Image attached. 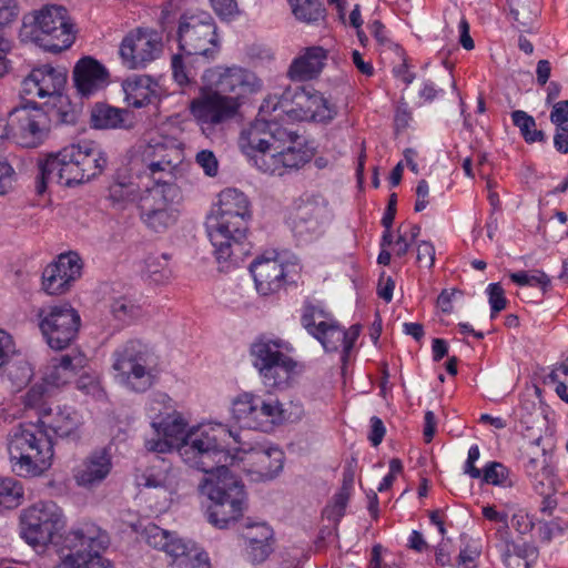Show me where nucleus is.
I'll return each mask as SVG.
<instances>
[{"label": "nucleus", "instance_id": "f257e3e1", "mask_svg": "<svg viewBox=\"0 0 568 568\" xmlns=\"http://www.w3.org/2000/svg\"><path fill=\"white\" fill-rule=\"evenodd\" d=\"M158 435L172 439L183 462L201 470L205 477L199 485L212 504L207 508L209 521L217 528H226L242 517L245 491L242 481L226 467L231 458L229 439L239 443L223 424L201 425L186 432L187 423L178 412L151 423Z\"/></svg>", "mask_w": 568, "mask_h": 568}, {"label": "nucleus", "instance_id": "f03ea898", "mask_svg": "<svg viewBox=\"0 0 568 568\" xmlns=\"http://www.w3.org/2000/svg\"><path fill=\"white\" fill-rule=\"evenodd\" d=\"M252 210L248 197L237 189L220 192L206 217V232L217 262L239 265L251 253L247 241Z\"/></svg>", "mask_w": 568, "mask_h": 568}, {"label": "nucleus", "instance_id": "7ed1b4c3", "mask_svg": "<svg viewBox=\"0 0 568 568\" xmlns=\"http://www.w3.org/2000/svg\"><path fill=\"white\" fill-rule=\"evenodd\" d=\"M7 452L11 470L23 478L43 475L54 456L52 438L39 422L13 426L7 435Z\"/></svg>", "mask_w": 568, "mask_h": 568}, {"label": "nucleus", "instance_id": "20e7f679", "mask_svg": "<svg viewBox=\"0 0 568 568\" xmlns=\"http://www.w3.org/2000/svg\"><path fill=\"white\" fill-rule=\"evenodd\" d=\"M302 327L321 343L326 352L342 351V361L345 364L357 341L362 326L352 325L344 329L334 315L326 311L321 303L305 301L301 310Z\"/></svg>", "mask_w": 568, "mask_h": 568}, {"label": "nucleus", "instance_id": "39448f33", "mask_svg": "<svg viewBox=\"0 0 568 568\" xmlns=\"http://www.w3.org/2000/svg\"><path fill=\"white\" fill-rule=\"evenodd\" d=\"M281 109L288 118L297 121L327 123L337 111L324 95L312 87L287 89L282 97L267 95L261 104V114H270Z\"/></svg>", "mask_w": 568, "mask_h": 568}, {"label": "nucleus", "instance_id": "423d86ee", "mask_svg": "<svg viewBox=\"0 0 568 568\" xmlns=\"http://www.w3.org/2000/svg\"><path fill=\"white\" fill-rule=\"evenodd\" d=\"M112 368L129 389L143 393L156 381V359L152 348L140 339H129L112 354Z\"/></svg>", "mask_w": 568, "mask_h": 568}, {"label": "nucleus", "instance_id": "0eeeda50", "mask_svg": "<svg viewBox=\"0 0 568 568\" xmlns=\"http://www.w3.org/2000/svg\"><path fill=\"white\" fill-rule=\"evenodd\" d=\"M108 544V535L93 525L71 530L62 537L60 561L53 568H114L100 555Z\"/></svg>", "mask_w": 568, "mask_h": 568}, {"label": "nucleus", "instance_id": "6e6552de", "mask_svg": "<svg viewBox=\"0 0 568 568\" xmlns=\"http://www.w3.org/2000/svg\"><path fill=\"white\" fill-rule=\"evenodd\" d=\"M183 161V152L172 143L161 139H152L139 146L138 154L132 161L131 170L135 172L140 184L144 180L151 185L175 184V171Z\"/></svg>", "mask_w": 568, "mask_h": 568}, {"label": "nucleus", "instance_id": "1a4fd4ad", "mask_svg": "<svg viewBox=\"0 0 568 568\" xmlns=\"http://www.w3.org/2000/svg\"><path fill=\"white\" fill-rule=\"evenodd\" d=\"M32 41L51 53L69 49L75 40L74 24L63 6L47 4L30 17Z\"/></svg>", "mask_w": 568, "mask_h": 568}, {"label": "nucleus", "instance_id": "9d476101", "mask_svg": "<svg viewBox=\"0 0 568 568\" xmlns=\"http://www.w3.org/2000/svg\"><path fill=\"white\" fill-rule=\"evenodd\" d=\"M285 351H290V345L280 338L260 336L251 344L252 364L268 387L284 388L288 386L290 379L295 373L297 363Z\"/></svg>", "mask_w": 568, "mask_h": 568}, {"label": "nucleus", "instance_id": "9b49d317", "mask_svg": "<svg viewBox=\"0 0 568 568\" xmlns=\"http://www.w3.org/2000/svg\"><path fill=\"white\" fill-rule=\"evenodd\" d=\"M143 190L138 201L141 222L155 233H164L179 220L176 204L181 199V190L176 184L150 185L142 183Z\"/></svg>", "mask_w": 568, "mask_h": 568}, {"label": "nucleus", "instance_id": "f8f14e48", "mask_svg": "<svg viewBox=\"0 0 568 568\" xmlns=\"http://www.w3.org/2000/svg\"><path fill=\"white\" fill-rule=\"evenodd\" d=\"M332 220L328 201L320 193L305 192L293 202L287 225L298 241L307 243L320 239Z\"/></svg>", "mask_w": 568, "mask_h": 568}, {"label": "nucleus", "instance_id": "ddd939ff", "mask_svg": "<svg viewBox=\"0 0 568 568\" xmlns=\"http://www.w3.org/2000/svg\"><path fill=\"white\" fill-rule=\"evenodd\" d=\"M270 114H261L240 135L239 144L258 169V158L270 155L274 148H282L286 143H295L298 139L296 132L281 125L273 119H266Z\"/></svg>", "mask_w": 568, "mask_h": 568}, {"label": "nucleus", "instance_id": "4468645a", "mask_svg": "<svg viewBox=\"0 0 568 568\" xmlns=\"http://www.w3.org/2000/svg\"><path fill=\"white\" fill-rule=\"evenodd\" d=\"M37 318L41 334L52 349L68 348L78 337L81 317L70 303L43 306L38 310Z\"/></svg>", "mask_w": 568, "mask_h": 568}, {"label": "nucleus", "instance_id": "2eb2a0df", "mask_svg": "<svg viewBox=\"0 0 568 568\" xmlns=\"http://www.w3.org/2000/svg\"><path fill=\"white\" fill-rule=\"evenodd\" d=\"M214 19L207 12L184 13L179 21V48L186 55L213 59L220 50Z\"/></svg>", "mask_w": 568, "mask_h": 568}, {"label": "nucleus", "instance_id": "dca6fc26", "mask_svg": "<svg viewBox=\"0 0 568 568\" xmlns=\"http://www.w3.org/2000/svg\"><path fill=\"white\" fill-rule=\"evenodd\" d=\"M21 536L31 546H45L63 527L60 507L53 501H39L23 509L20 516Z\"/></svg>", "mask_w": 568, "mask_h": 568}, {"label": "nucleus", "instance_id": "f3484780", "mask_svg": "<svg viewBox=\"0 0 568 568\" xmlns=\"http://www.w3.org/2000/svg\"><path fill=\"white\" fill-rule=\"evenodd\" d=\"M240 109L241 103L236 102V98H229L207 82L190 103V112L202 128H214L231 121Z\"/></svg>", "mask_w": 568, "mask_h": 568}, {"label": "nucleus", "instance_id": "a211bd4d", "mask_svg": "<svg viewBox=\"0 0 568 568\" xmlns=\"http://www.w3.org/2000/svg\"><path fill=\"white\" fill-rule=\"evenodd\" d=\"M10 136L22 148H38L50 134V119L37 105L26 104L9 113Z\"/></svg>", "mask_w": 568, "mask_h": 568}, {"label": "nucleus", "instance_id": "6ab92c4d", "mask_svg": "<svg viewBox=\"0 0 568 568\" xmlns=\"http://www.w3.org/2000/svg\"><path fill=\"white\" fill-rule=\"evenodd\" d=\"M203 79L229 98H236L241 105L245 98L263 88V81L253 71L239 65H217L209 69Z\"/></svg>", "mask_w": 568, "mask_h": 568}, {"label": "nucleus", "instance_id": "aec40b11", "mask_svg": "<svg viewBox=\"0 0 568 568\" xmlns=\"http://www.w3.org/2000/svg\"><path fill=\"white\" fill-rule=\"evenodd\" d=\"M162 51L163 42L156 31L138 28L123 38L119 54L126 68L142 69L156 60Z\"/></svg>", "mask_w": 568, "mask_h": 568}, {"label": "nucleus", "instance_id": "412c9836", "mask_svg": "<svg viewBox=\"0 0 568 568\" xmlns=\"http://www.w3.org/2000/svg\"><path fill=\"white\" fill-rule=\"evenodd\" d=\"M38 169L36 191L39 195L47 191L49 183L72 186L89 181L85 176H81V170L74 165V161L64 156V148L58 153H51L44 159H39Z\"/></svg>", "mask_w": 568, "mask_h": 568}, {"label": "nucleus", "instance_id": "4be33fe9", "mask_svg": "<svg viewBox=\"0 0 568 568\" xmlns=\"http://www.w3.org/2000/svg\"><path fill=\"white\" fill-rule=\"evenodd\" d=\"M65 68L43 64L33 68L22 80L20 94L24 100L44 99L61 95L67 84Z\"/></svg>", "mask_w": 568, "mask_h": 568}, {"label": "nucleus", "instance_id": "5701e85b", "mask_svg": "<svg viewBox=\"0 0 568 568\" xmlns=\"http://www.w3.org/2000/svg\"><path fill=\"white\" fill-rule=\"evenodd\" d=\"M82 265L75 253L61 254L42 272V290L49 295L67 293L81 276Z\"/></svg>", "mask_w": 568, "mask_h": 568}, {"label": "nucleus", "instance_id": "b1692460", "mask_svg": "<svg viewBox=\"0 0 568 568\" xmlns=\"http://www.w3.org/2000/svg\"><path fill=\"white\" fill-rule=\"evenodd\" d=\"M255 287L261 295L267 296L278 292L286 282L285 263L275 251H266L250 265Z\"/></svg>", "mask_w": 568, "mask_h": 568}, {"label": "nucleus", "instance_id": "393cba45", "mask_svg": "<svg viewBox=\"0 0 568 568\" xmlns=\"http://www.w3.org/2000/svg\"><path fill=\"white\" fill-rule=\"evenodd\" d=\"M286 143L282 148H274L270 155L258 158V170L271 175H284L288 170H298L312 158L310 151L303 146Z\"/></svg>", "mask_w": 568, "mask_h": 568}, {"label": "nucleus", "instance_id": "a878e982", "mask_svg": "<svg viewBox=\"0 0 568 568\" xmlns=\"http://www.w3.org/2000/svg\"><path fill=\"white\" fill-rule=\"evenodd\" d=\"M112 456L108 448H99L89 454L75 469L74 480L83 488L98 487L111 473Z\"/></svg>", "mask_w": 568, "mask_h": 568}, {"label": "nucleus", "instance_id": "bb28decb", "mask_svg": "<svg viewBox=\"0 0 568 568\" xmlns=\"http://www.w3.org/2000/svg\"><path fill=\"white\" fill-rule=\"evenodd\" d=\"M38 422L43 428L51 429L57 436L78 442L81 438L80 428L83 424L81 415L70 406H57L55 409H44Z\"/></svg>", "mask_w": 568, "mask_h": 568}, {"label": "nucleus", "instance_id": "cd10ccee", "mask_svg": "<svg viewBox=\"0 0 568 568\" xmlns=\"http://www.w3.org/2000/svg\"><path fill=\"white\" fill-rule=\"evenodd\" d=\"M64 156L74 161V165L81 170V176H85L89 181L99 176L108 164L105 154L93 142L67 145Z\"/></svg>", "mask_w": 568, "mask_h": 568}, {"label": "nucleus", "instance_id": "c85d7f7f", "mask_svg": "<svg viewBox=\"0 0 568 568\" xmlns=\"http://www.w3.org/2000/svg\"><path fill=\"white\" fill-rule=\"evenodd\" d=\"M247 471L262 480L274 478L283 468L284 453L276 447H255L244 457Z\"/></svg>", "mask_w": 568, "mask_h": 568}, {"label": "nucleus", "instance_id": "c756f323", "mask_svg": "<svg viewBox=\"0 0 568 568\" xmlns=\"http://www.w3.org/2000/svg\"><path fill=\"white\" fill-rule=\"evenodd\" d=\"M108 75L106 69L91 57L80 59L73 70L74 85L82 97H89L101 89Z\"/></svg>", "mask_w": 568, "mask_h": 568}, {"label": "nucleus", "instance_id": "7c9ffc66", "mask_svg": "<svg viewBox=\"0 0 568 568\" xmlns=\"http://www.w3.org/2000/svg\"><path fill=\"white\" fill-rule=\"evenodd\" d=\"M327 61V51L322 47L304 49L290 64L287 77L293 81H308L317 78Z\"/></svg>", "mask_w": 568, "mask_h": 568}, {"label": "nucleus", "instance_id": "2f4dec72", "mask_svg": "<svg viewBox=\"0 0 568 568\" xmlns=\"http://www.w3.org/2000/svg\"><path fill=\"white\" fill-rule=\"evenodd\" d=\"M91 125L94 129H132L135 124L134 113L106 103H95L91 110Z\"/></svg>", "mask_w": 568, "mask_h": 568}, {"label": "nucleus", "instance_id": "473e14b6", "mask_svg": "<svg viewBox=\"0 0 568 568\" xmlns=\"http://www.w3.org/2000/svg\"><path fill=\"white\" fill-rule=\"evenodd\" d=\"M232 413L240 427L264 432L261 396L250 393L240 395L233 402Z\"/></svg>", "mask_w": 568, "mask_h": 568}, {"label": "nucleus", "instance_id": "72a5a7b5", "mask_svg": "<svg viewBox=\"0 0 568 568\" xmlns=\"http://www.w3.org/2000/svg\"><path fill=\"white\" fill-rule=\"evenodd\" d=\"M140 536L150 547L164 551L170 558L176 552L180 554L179 550L182 554L185 549L186 540L179 537L176 532L163 529L153 523L145 525Z\"/></svg>", "mask_w": 568, "mask_h": 568}, {"label": "nucleus", "instance_id": "f704fd0d", "mask_svg": "<svg viewBox=\"0 0 568 568\" xmlns=\"http://www.w3.org/2000/svg\"><path fill=\"white\" fill-rule=\"evenodd\" d=\"M542 436L532 440H525L520 448V460L526 475H537V471L552 467L542 443Z\"/></svg>", "mask_w": 568, "mask_h": 568}, {"label": "nucleus", "instance_id": "c9c22d12", "mask_svg": "<svg viewBox=\"0 0 568 568\" xmlns=\"http://www.w3.org/2000/svg\"><path fill=\"white\" fill-rule=\"evenodd\" d=\"M125 101L133 108H142L151 103L154 91L151 89V79L145 75H133L122 84Z\"/></svg>", "mask_w": 568, "mask_h": 568}, {"label": "nucleus", "instance_id": "e433bc0d", "mask_svg": "<svg viewBox=\"0 0 568 568\" xmlns=\"http://www.w3.org/2000/svg\"><path fill=\"white\" fill-rule=\"evenodd\" d=\"M538 557V549L529 542L505 540L503 560L509 568H530Z\"/></svg>", "mask_w": 568, "mask_h": 568}, {"label": "nucleus", "instance_id": "4c0bfd02", "mask_svg": "<svg viewBox=\"0 0 568 568\" xmlns=\"http://www.w3.org/2000/svg\"><path fill=\"white\" fill-rule=\"evenodd\" d=\"M294 18L306 24H317L326 17L322 0H286Z\"/></svg>", "mask_w": 568, "mask_h": 568}, {"label": "nucleus", "instance_id": "58836bf2", "mask_svg": "<svg viewBox=\"0 0 568 568\" xmlns=\"http://www.w3.org/2000/svg\"><path fill=\"white\" fill-rule=\"evenodd\" d=\"M141 193L133 183L115 182L109 187L108 200L112 209L123 211L133 203L138 204Z\"/></svg>", "mask_w": 568, "mask_h": 568}, {"label": "nucleus", "instance_id": "ea45409f", "mask_svg": "<svg viewBox=\"0 0 568 568\" xmlns=\"http://www.w3.org/2000/svg\"><path fill=\"white\" fill-rule=\"evenodd\" d=\"M184 545V551L182 554L176 552V555L171 558L173 568H211L206 552L190 540H186ZM179 552L181 551L179 550Z\"/></svg>", "mask_w": 568, "mask_h": 568}, {"label": "nucleus", "instance_id": "a19ab883", "mask_svg": "<svg viewBox=\"0 0 568 568\" xmlns=\"http://www.w3.org/2000/svg\"><path fill=\"white\" fill-rule=\"evenodd\" d=\"M511 120L517 126L527 143L545 142L546 134L541 130L536 129L535 119L527 112L516 110L511 113Z\"/></svg>", "mask_w": 568, "mask_h": 568}, {"label": "nucleus", "instance_id": "79ce46f5", "mask_svg": "<svg viewBox=\"0 0 568 568\" xmlns=\"http://www.w3.org/2000/svg\"><path fill=\"white\" fill-rule=\"evenodd\" d=\"M23 499V487L14 478H0V508H17Z\"/></svg>", "mask_w": 568, "mask_h": 568}, {"label": "nucleus", "instance_id": "37998d69", "mask_svg": "<svg viewBox=\"0 0 568 568\" xmlns=\"http://www.w3.org/2000/svg\"><path fill=\"white\" fill-rule=\"evenodd\" d=\"M510 9V16L519 26L530 27L537 14L538 7L534 0H507Z\"/></svg>", "mask_w": 568, "mask_h": 568}, {"label": "nucleus", "instance_id": "c03bdc74", "mask_svg": "<svg viewBox=\"0 0 568 568\" xmlns=\"http://www.w3.org/2000/svg\"><path fill=\"white\" fill-rule=\"evenodd\" d=\"M480 479L488 485L511 487L510 470L499 462H489L481 469Z\"/></svg>", "mask_w": 568, "mask_h": 568}, {"label": "nucleus", "instance_id": "a18cd8bd", "mask_svg": "<svg viewBox=\"0 0 568 568\" xmlns=\"http://www.w3.org/2000/svg\"><path fill=\"white\" fill-rule=\"evenodd\" d=\"M273 537V530L268 525L261 526V540L258 542L247 544V555L253 564L263 562L272 552L270 540Z\"/></svg>", "mask_w": 568, "mask_h": 568}, {"label": "nucleus", "instance_id": "49530a36", "mask_svg": "<svg viewBox=\"0 0 568 568\" xmlns=\"http://www.w3.org/2000/svg\"><path fill=\"white\" fill-rule=\"evenodd\" d=\"M510 280L519 286L540 287L546 293L551 285L550 277L542 271L536 270L531 273L519 271L510 274Z\"/></svg>", "mask_w": 568, "mask_h": 568}, {"label": "nucleus", "instance_id": "de8ad7c7", "mask_svg": "<svg viewBox=\"0 0 568 568\" xmlns=\"http://www.w3.org/2000/svg\"><path fill=\"white\" fill-rule=\"evenodd\" d=\"M531 484L535 493L540 495L556 494L557 491V478L554 473V468H547L540 471H537V475H526Z\"/></svg>", "mask_w": 568, "mask_h": 568}, {"label": "nucleus", "instance_id": "09e8293b", "mask_svg": "<svg viewBox=\"0 0 568 568\" xmlns=\"http://www.w3.org/2000/svg\"><path fill=\"white\" fill-rule=\"evenodd\" d=\"M190 55L184 57L183 54H173L171 59V69L174 81L181 87L190 85L194 80L190 62L187 60Z\"/></svg>", "mask_w": 568, "mask_h": 568}, {"label": "nucleus", "instance_id": "8fccbe9b", "mask_svg": "<svg viewBox=\"0 0 568 568\" xmlns=\"http://www.w3.org/2000/svg\"><path fill=\"white\" fill-rule=\"evenodd\" d=\"M111 313L118 321L122 323H130L141 314L140 306L135 305L132 301L120 297L112 302Z\"/></svg>", "mask_w": 568, "mask_h": 568}, {"label": "nucleus", "instance_id": "3c124183", "mask_svg": "<svg viewBox=\"0 0 568 568\" xmlns=\"http://www.w3.org/2000/svg\"><path fill=\"white\" fill-rule=\"evenodd\" d=\"M26 408L36 409L39 418L44 409H51L47 406V388L44 385H33L23 396Z\"/></svg>", "mask_w": 568, "mask_h": 568}, {"label": "nucleus", "instance_id": "603ef678", "mask_svg": "<svg viewBox=\"0 0 568 568\" xmlns=\"http://www.w3.org/2000/svg\"><path fill=\"white\" fill-rule=\"evenodd\" d=\"M261 409L264 415V433L271 432L274 425L283 420V409L277 399L265 400L261 397Z\"/></svg>", "mask_w": 568, "mask_h": 568}, {"label": "nucleus", "instance_id": "864d4df0", "mask_svg": "<svg viewBox=\"0 0 568 568\" xmlns=\"http://www.w3.org/2000/svg\"><path fill=\"white\" fill-rule=\"evenodd\" d=\"M352 489L341 487L333 497V504L327 506L324 510L328 519L338 521L345 514L346 506L351 497Z\"/></svg>", "mask_w": 568, "mask_h": 568}, {"label": "nucleus", "instance_id": "5fc2aeb1", "mask_svg": "<svg viewBox=\"0 0 568 568\" xmlns=\"http://www.w3.org/2000/svg\"><path fill=\"white\" fill-rule=\"evenodd\" d=\"M54 359L72 378L87 365L85 355L78 349H72L68 354L54 357Z\"/></svg>", "mask_w": 568, "mask_h": 568}, {"label": "nucleus", "instance_id": "6e6d98bb", "mask_svg": "<svg viewBox=\"0 0 568 568\" xmlns=\"http://www.w3.org/2000/svg\"><path fill=\"white\" fill-rule=\"evenodd\" d=\"M488 302L490 305V318L494 320L499 312L506 308L507 298L500 283H491L487 287Z\"/></svg>", "mask_w": 568, "mask_h": 568}, {"label": "nucleus", "instance_id": "4d7b16f0", "mask_svg": "<svg viewBox=\"0 0 568 568\" xmlns=\"http://www.w3.org/2000/svg\"><path fill=\"white\" fill-rule=\"evenodd\" d=\"M72 379L71 375L52 358L44 373L43 381L51 386L60 387Z\"/></svg>", "mask_w": 568, "mask_h": 568}, {"label": "nucleus", "instance_id": "13d9d810", "mask_svg": "<svg viewBox=\"0 0 568 568\" xmlns=\"http://www.w3.org/2000/svg\"><path fill=\"white\" fill-rule=\"evenodd\" d=\"M196 163L203 169L207 176H215L219 172V161L210 150H202L195 156Z\"/></svg>", "mask_w": 568, "mask_h": 568}, {"label": "nucleus", "instance_id": "bf43d9fd", "mask_svg": "<svg viewBox=\"0 0 568 568\" xmlns=\"http://www.w3.org/2000/svg\"><path fill=\"white\" fill-rule=\"evenodd\" d=\"M166 471H155L153 468L148 469L139 480V486L145 488H161L166 486Z\"/></svg>", "mask_w": 568, "mask_h": 568}, {"label": "nucleus", "instance_id": "052dcab7", "mask_svg": "<svg viewBox=\"0 0 568 568\" xmlns=\"http://www.w3.org/2000/svg\"><path fill=\"white\" fill-rule=\"evenodd\" d=\"M19 14L17 0H0V29L11 24Z\"/></svg>", "mask_w": 568, "mask_h": 568}, {"label": "nucleus", "instance_id": "680f3d73", "mask_svg": "<svg viewBox=\"0 0 568 568\" xmlns=\"http://www.w3.org/2000/svg\"><path fill=\"white\" fill-rule=\"evenodd\" d=\"M214 12L221 19H231L239 13L236 0H210Z\"/></svg>", "mask_w": 568, "mask_h": 568}, {"label": "nucleus", "instance_id": "e2e57ef3", "mask_svg": "<svg viewBox=\"0 0 568 568\" xmlns=\"http://www.w3.org/2000/svg\"><path fill=\"white\" fill-rule=\"evenodd\" d=\"M14 176L16 171L12 165L6 160H0V196L12 189Z\"/></svg>", "mask_w": 568, "mask_h": 568}, {"label": "nucleus", "instance_id": "0e129e2a", "mask_svg": "<svg viewBox=\"0 0 568 568\" xmlns=\"http://www.w3.org/2000/svg\"><path fill=\"white\" fill-rule=\"evenodd\" d=\"M511 525L519 534L526 535L532 530L534 520L527 513L519 510L513 515Z\"/></svg>", "mask_w": 568, "mask_h": 568}, {"label": "nucleus", "instance_id": "69168bd1", "mask_svg": "<svg viewBox=\"0 0 568 568\" xmlns=\"http://www.w3.org/2000/svg\"><path fill=\"white\" fill-rule=\"evenodd\" d=\"M417 261L427 267L435 262V247L430 242L422 241L417 246Z\"/></svg>", "mask_w": 568, "mask_h": 568}, {"label": "nucleus", "instance_id": "338daca9", "mask_svg": "<svg viewBox=\"0 0 568 568\" xmlns=\"http://www.w3.org/2000/svg\"><path fill=\"white\" fill-rule=\"evenodd\" d=\"M550 121L556 126L568 124V100L559 101L554 104L550 112Z\"/></svg>", "mask_w": 568, "mask_h": 568}, {"label": "nucleus", "instance_id": "774afa93", "mask_svg": "<svg viewBox=\"0 0 568 568\" xmlns=\"http://www.w3.org/2000/svg\"><path fill=\"white\" fill-rule=\"evenodd\" d=\"M385 433L386 428L384 426L383 420L377 416H373L371 418V430L368 434V440L371 442V444L374 447H377L383 442Z\"/></svg>", "mask_w": 568, "mask_h": 568}]
</instances>
